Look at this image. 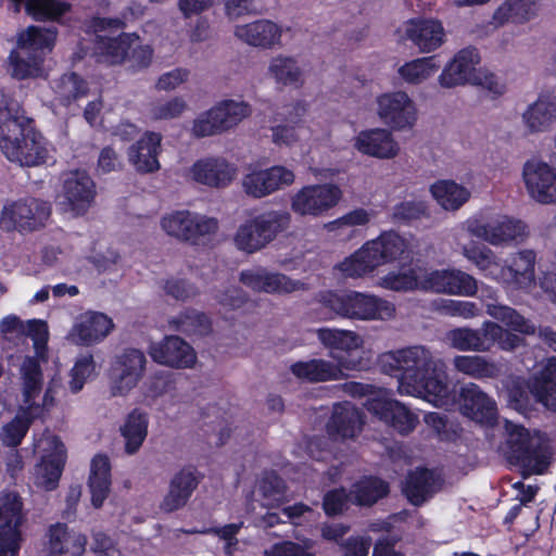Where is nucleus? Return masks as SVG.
Listing matches in <instances>:
<instances>
[{
	"instance_id": "nucleus-59",
	"label": "nucleus",
	"mask_w": 556,
	"mask_h": 556,
	"mask_svg": "<svg viewBox=\"0 0 556 556\" xmlns=\"http://www.w3.org/2000/svg\"><path fill=\"white\" fill-rule=\"evenodd\" d=\"M305 134L306 129L300 123L277 125L271 128V140L280 148H294L301 143Z\"/></svg>"
},
{
	"instance_id": "nucleus-18",
	"label": "nucleus",
	"mask_w": 556,
	"mask_h": 556,
	"mask_svg": "<svg viewBox=\"0 0 556 556\" xmlns=\"http://www.w3.org/2000/svg\"><path fill=\"white\" fill-rule=\"evenodd\" d=\"M114 330L115 323L111 316L88 309L73 319L65 339L75 346L90 348L104 342Z\"/></svg>"
},
{
	"instance_id": "nucleus-15",
	"label": "nucleus",
	"mask_w": 556,
	"mask_h": 556,
	"mask_svg": "<svg viewBox=\"0 0 556 556\" xmlns=\"http://www.w3.org/2000/svg\"><path fill=\"white\" fill-rule=\"evenodd\" d=\"M119 28V21L97 18L93 22L94 54L100 62L119 64L127 59L128 50L138 46V37L135 34L118 33Z\"/></svg>"
},
{
	"instance_id": "nucleus-33",
	"label": "nucleus",
	"mask_w": 556,
	"mask_h": 556,
	"mask_svg": "<svg viewBox=\"0 0 556 556\" xmlns=\"http://www.w3.org/2000/svg\"><path fill=\"white\" fill-rule=\"evenodd\" d=\"M86 544L85 534L64 523H55L49 528L47 548L50 555L80 556Z\"/></svg>"
},
{
	"instance_id": "nucleus-2",
	"label": "nucleus",
	"mask_w": 556,
	"mask_h": 556,
	"mask_svg": "<svg viewBox=\"0 0 556 556\" xmlns=\"http://www.w3.org/2000/svg\"><path fill=\"white\" fill-rule=\"evenodd\" d=\"M465 256L490 277L510 290H522L536 294L535 253L531 250L513 255L507 264H502L494 253L485 247L464 249Z\"/></svg>"
},
{
	"instance_id": "nucleus-34",
	"label": "nucleus",
	"mask_w": 556,
	"mask_h": 556,
	"mask_svg": "<svg viewBox=\"0 0 556 556\" xmlns=\"http://www.w3.org/2000/svg\"><path fill=\"white\" fill-rule=\"evenodd\" d=\"M441 484L442 479L438 472L418 468L406 477L403 492L412 504L420 505L438 492Z\"/></svg>"
},
{
	"instance_id": "nucleus-1",
	"label": "nucleus",
	"mask_w": 556,
	"mask_h": 556,
	"mask_svg": "<svg viewBox=\"0 0 556 556\" xmlns=\"http://www.w3.org/2000/svg\"><path fill=\"white\" fill-rule=\"evenodd\" d=\"M381 369L388 374L401 371L397 390L402 394L422 395L438 407L447 406L451 390L445 366L433 359L424 346H409L389 351L379 356Z\"/></svg>"
},
{
	"instance_id": "nucleus-50",
	"label": "nucleus",
	"mask_w": 556,
	"mask_h": 556,
	"mask_svg": "<svg viewBox=\"0 0 556 556\" xmlns=\"http://www.w3.org/2000/svg\"><path fill=\"white\" fill-rule=\"evenodd\" d=\"M242 192L250 199L261 200L270 194L267 167L251 165L241 178Z\"/></svg>"
},
{
	"instance_id": "nucleus-27",
	"label": "nucleus",
	"mask_w": 556,
	"mask_h": 556,
	"mask_svg": "<svg viewBox=\"0 0 556 556\" xmlns=\"http://www.w3.org/2000/svg\"><path fill=\"white\" fill-rule=\"evenodd\" d=\"M359 361H339L332 363L321 358L296 362L291 365V372L308 382L340 380L346 377L345 370L357 369Z\"/></svg>"
},
{
	"instance_id": "nucleus-17",
	"label": "nucleus",
	"mask_w": 556,
	"mask_h": 556,
	"mask_svg": "<svg viewBox=\"0 0 556 556\" xmlns=\"http://www.w3.org/2000/svg\"><path fill=\"white\" fill-rule=\"evenodd\" d=\"M144 353L127 348L117 354L110 369V390L113 395L129 394L141 381L147 368Z\"/></svg>"
},
{
	"instance_id": "nucleus-11",
	"label": "nucleus",
	"mask_w": 556,
	"mask_h": 556,
	"mask_svg": "<svg viewBox=\"0 0 556 556\" xmlns=\"http://www.w3.org/2000/svg\"><path fill=\"white\" fill-rule=\"evenodd\" d=\"M38 462L33 471L34 483L46 491L54 490L60 481L66 460L63 443L51 433H43L35 441Z\"/></svg>"
},
{
	"instance_id": "nucleus-54",
	"label": "nucleus",
	"mask_w": 556,
	"mask_h": 556,
	"mask_svg": "<svg viewBox=\"0 0 556 556\" xmlns=\"http://www.w3.org/2000/svg\"><path fill=\"white\" fill-rule=\"evenodd\" d=\"M374 216L375 214L371 210L356 207L346 212L342 216L326 223L324 225V229L328 233H333L334 236H343L352 228L368 225Z\"/></svg>"
},
{
	"instance_id": "nucleus-61",
	"label": "nucleus",
	"mask_w": 556,
	"mask_h": 556,
	"mask_svg": "<svg viewBox=\"0 0 556 556\" xmlns=\"http://www.w3.org/2000/svg\"><path fill=\"white\" fill-rule=\"evenodd\" d=\"M270 194L282 191L295 182V173L286 165H271L267 167Z\"/></svg>"
},
{
	"instance_id": "nucleus-13",
	"label": "nucleus",
	"mask_w": 556,
	"mask_h": 556,
	"mask_svg": "<svg viewBox=\"0 0 556 556\" xmlns=\"http://www.w3.org/2000/svg\"><path fill=\"white\" fill-rule=\"evenodd\" d=\"M160 227L170 238L195 244L214 235L218 229V222L214 217L189 210H175L161 217Z\"/></svg>"
},
{
	"instance_id": "nucleus-7",
	"label": "nucleus",
	"mask_w": 556,
	"mask_h": 556,
	"mask_svg": "<svg viewBox=\"0 0 556 556\" xmlns=\"http://www.w3.org/2000/svg\"><path fill=\"white\" fill-rule=\"evenodd\" d=\"M345 388L353 396L366 397L364 402L366 408L400 433H409L417 426L418 416L404 404L392 399L389 391L357 382L349 383Z\"/></svg>"
},
{
	"instance_id": "nucleus-64",
	"label": "nucleus",
	"mask_w": 556,
	"mask_h": 556,
	"mask_svg": "<svg viewBox=\"0 0 556 556\" xmlns=\"http://www.w3.org/2000/svg\"><path fill=\"white\" fill-rule=\"evenodd\" d=\"M178 328L187 333L202 336L211 330V323L204 314L189 312L180 317Z\"/></svg>"
},
{
	"instance_id": "nucleus-56",
	"label": "nucleus",
	"mask_w": 556,
	"mask_h": 556,
	"mask_svg": "<svg viewBox=\"0 0 556 556\" xmlns=\"http://www.w3.org/2000/svg\"><path fill=\"white\" fill-rule=\"evenodd\" d=\"M389 488L386 482L377 478H364L354 484L352 496L357 505H372L387 495Z\"/></svg>"
},
{
	"instance_id": "nucleus-14",
	"label": "nucleus",
	"mask_w": 556,
	"mask_h": 556,
	"mask_svg": "<svg viewBox=\"0 0 556 556\" xmlns=\"http://www.w3.org/2000/svg\"><path fill=\"white\" fill-rule=\"evenodd\" d=\"M343 198V191L336 184L306 185L290 198L291 211L301 217L318 218L336 207Z\"/></svg>"
},
{
	"instance_id": "nucleus-49",
	"label": "nucleus",
	"mask_w": 556,
	"mask_h": 556,
	"mask_svg": "<svg viewBox=\"0 0 556 556\" xmlns=\"http://www.w3.org/2000/svg\"><path fill=\"white\" fill-rule=\"evenodd\" d=\"M480 54L475 48H466L454 56V85H471L480 66Z\"/></svg>"
},
{
	"instance_id": "nucleus-46",
	"label": "nucleus",
	"mask_w": 556,
	"mask_h": 556,
	"mask_svg": "<svg viewBox=\"0 0 556 556\" xmlns=\"http://www.w3.org/2000/svg\"><path fill=\"white\" fill-rule=\"evenodd\" d=\"M26 329L24 336L29 337L33 340L35 355L25 356L20 365L18 372L27 359L33 361L39 371L40 387L43 386V377L41 371V363L47 361V342L49 339V330L46 321L40 319H30L26 323Z\"/></svg>"
},
{
	"instance_id": "nucleus-58",
	"label": "nucleus",
	"mask_w": 556,
	"mask_h": 556,
	"mask_svg": "<svg viewBox=\"0 0 556 556\" xmlns=\"http://www.w3.org/2000/svg\"><path fill=\"white\" fill-rule=\"evenodd\" d=\"M488 312L491 316L501 320L504 325L514 331L525 334L534 332V326L510 307L502 305H489Z\"/></svg>"
},
{
	"instance_id": "nucleus-22",
	"label": "nucleus",
	"mask_w": 556,
	"mask_h": 556,
	"mask_svg": "<svg viewBox=\"0 0 556 556\" xmlns=\"http://www.w3.org/2000/svg\"><path fill=\"white\" fill-rule=\"evenodd\" d=\"M520 343L518 336L504 331L493 323H485L482 333L466 328L454 329V348L462 350H489L494 344L503 350H511Z\"/></svg>"
},
{
	"instance_id": "nucleus-41",
	"label": "nucleus",
	"mask_w": 556,
	"mask_h": 556,
	"mask_svg": "<svg viewBox=\"0 0 556 556\" xmlns=\"http://www.w3.org/2000/svg\"><path fill=\"white\" fill-rule=\"evenodd\" d=\"M29 119L13 91L0 87V139L16 132Z\"/></svg>"
},
{
	"instance_id": "nucleus-47",
	"label": "nucleus",
	"mask_w": 556,
	"mask_h": 556,
	"mask_svg": "<svg viewBox=\"0 0 556 556\" xmlns=\"http://www.w3.org/2000/svg\"><path fill=\"white\" fill-rule=\"evenodd\" d=\"M211 109L224 131H228L238 126L243 119L250 116L252 112L248 102L235 99L218 101Z\"/></svg>"
},
{
	"instance_id": "nucleus-63",
	"label": "nucleus",
	"mask_w": 556,
	"mask_h": 556,
	"mask_svg": "<svg viewBox=\"0 0 556 556\" xmlns=\"http://www.w3.org/2000/svg\"><path fill=\"white\" fill-rule=\"evenodd\" d=\"M471 85L481 88L492 98H498L506 92V84L485 67L479 71Z\"/></svg>"
},
{
	"instance_id": "nucleus-4",
	"label": "nucleus",
	"mask_w": 556,
	"mask_h": 556,
	"mask_svg": "<svg viewBox=\"0 0 556 556\" xmlns=\"http://www.w3.org/2000/svg\"><path fill=\"white\" fill-rule=\"evenodd\" d=\"M320 304L333 316L359 321H386L394 318L395 305L377 294L355 290L327 291L319 295Z\"/></svg>"
},
{
	"instance_id": "nucleus-8",
	"label": "nucleus",
	"mask_w": 556,
	"mask_h": 556,
	"mask_svg": "<svg viewBox=\"0 0 556 556\" xmlns=\"http://www.w3.org/2000/svg\"><path fill=\"white\" fill-rule=\"evenodd\" d=\"M0 150L20 166L36 167L53 161V147L35 129L31 118L16 132L0 139Z\"/></svg>"
},
{
	"instance_id": "nucleus-20",
	"label": "nucleus",
	"mask_w": 556,
	"mask_h": 556,
	"mask_svg": "<svg viewBox=\"0 0 556 556\" xmlns=\"http://www.w3.org/2000/svg\"><path fill=\"white\" fill-rule=\"evenodd\" d=\"M22 502L17 494L7 493L0 497V556H17L23 538Z\"/></svg>"
},
{
	"instance_id": "nucleus-48",
	"label": "nucleus",
	"mask_w": 556,
	"mask_h": 556,
	"mask_svg": "<svg viewBox=\"0 0 556 556\" xmlns=\"http://www.w3.org/2000/svg\"><path fill=\"white\" fill-rule=\"evenodd\" d=\"M441 67L437 56H424L405 62L397 70L399 77L408 85H420Z\"/></svg>"
},
{
	"instance_id": "nucleus-43",
	"label": "nucleus",
	"mask_w": 556,
	"mask_h": 556,
	"mask_svg": "<svg viewBox=\"0 0 556 556\" xmlns=\"http://www.w3.org/2000/svg\"><path fill=\"white\" fill-rule=\"evenodd\" d=\"M268 76L278 85L299 88L305 81V76L298 61L292 56L276 55L268 64Z\"/></svg>"
},
{
	"instance_id": "nucleus-36",
	"label": "nucleus",
	"mask_w": 556,
	"mask_h": 556,
	"mask_svg": "<svg viewBox=\"0 0 556 556\" xmlns=\"http://www.w3.org/2000/svg\"><path fill=\"white\" fill-rule=\"evenodd\" d=\"M463 414L480 424H490L496 415L493 400L477 386L468 384L462 390Z\"/></svg>"
},
{
	"instance_id": "nucleus-44",
	"label": "nucleus",
	"mask_w": 556,
	"mask_h": 556,
	"mask_svg": "<svg viewBox=\"0 0 556 556\" xmlns=\"http://www.w3.org/2000/svg\"><path fill=\"white\" fill-rule=\"evenodd\" d=\"M55 41V33L51 29L29 26L17 37V50L24 54L40 55L43 63L45 55L52 50Z\"/></svg>"
},
{
	"instance_id": "nucleus-25",
	"label": "nucleus",
	"mask_w": 556,
	"mask_h": 556,
	"mask_svg": "<svg viewBox=\"0 0 556 556\" xmlns=\"http://www.w3.org/2000/svg\"><path fill=\"white\" fill-rule=\"evenodd\" d=\"M352 146L358 153L378 160L394 159L401 150L392 130L383 127L358 131L352 140Z\"/></svg>"
},
{
	"instance_id": "nucleus-42",
	"label": "nucleus",
	"mask_w": 556,
	"mask_h": 556,
	"mask_svg": "<svg viewBox=\"0 0 556 556\" xmlns=\"http://www.w3.org/2000/svg\"><path fill=\"white\" fill-rule=\"evenodd\" d=\"M88 485L93 507H101L111 488V464L106 455L98 454L91 459Z\"/></svg>"
},
{
	"instance_id": "nucleus-57",
	"label": "nucleus",
	"mask_w": 556,
	"mask_h": 556,
	"mask_svg": "<svg viewBox=\"0 0 556 556\" xmlns=\"http://www.w3.org/2000/svg\"><path fill=\"white\" fill-rule=\"evenodd\" d=\"M418 290L448 293L452 290V271L448 268L437 269L420 265Z\"/></svg>"
},
{
	"instance_id": "nucleus-35",
	"label": "nucleus",
	"mask_w": 556,
	"mask_h": 556,
	"mask_svg": "<svg viewBox=\"0 0 556 556\" xmlns=\"http://www.w3.org/2000/svg\"><path fill=\"white\" fill-rule=\"evenodd\" d=\"M362 425L361 413L350 402H343L333 407L328 432L334 440L352 439L359 433Z\"/></svg>"
},
{
	"instance_id": "nucleus-12",
	"label": "nucleus",
	"mask_w": 556,
	"mask_h": 556,
	"mask_svg": "<svg viewBox=\"0 0 556 556\" xmlns=\"http://www.w3.org/2000/svg\"><path fill=\"white\" fill-rule=\"evenodd\" d=\"M465 226L470 233L492 245L519 243L528 233L521 220L496 212L488 213L480 219L470 218Z\"/></svg>"
},
{
	"instance_id": "nucleus-51",
	"label": "nucleus",
	"mask_w": 556,
	"mask_h": 556,
	"mask_svg": "<svg viewBox=\"0 0 556 556\" xmlns=\"http://www.w3.org/2000/svg\"><path fill=\"white\" fill-rule=\"evenodd\" d=\"M54 102L60 105H68L73 101L85 97L88 92L87 83L78 75L65 74L54 83Z\"/></svg>"
},
{
	"instance_id": "nucleus-30",
	"label": "nucleus",
	"mask_w": 556,
	"mask_h": 556,
	"mask_svg": "<svg viewBox=\"0 0 556 556\" xmlns=\"http://www.w3.org/2000/svg\"><path fill=\"white\" fill-rule=\"evenodd\" d=\"M399 33L410 40L422 53L437 50L444 41V28L438 20L412 18L406 21Z\"/></svg>"
},
{
	"instance_id": "nucleus-40",
	"label": "nucleus",
	"mask_w": 556,
	"mask_h": 556,
	"mask_svg": "<svg viewBox=\"0 0 556 556\" xmlns=\"http://www.w3.org/2000/svg\"><path fill=\"white\" fill-rule=\"evenodd\" d=\"M197 485L198 479L192 470H180L173 477L169 490L161 503V509L165 513H172L184 507Z\"/></svg>"
},
{
	"instance_id": "nucleus-24",
	"label": "nucleus",
	"mask_w": 556,
	"mask_h": 556,
	"mask_svg": "<svg viewBox=\"0 0 556 556\" xmlns=\"http://www.w3.org/2000/svg\"><path fill=\"white\" fill-rule=\"evenodd\" d=\"M239 281L254 292L286 294L302 290L304 283L266 267L253 266L241 270Z\"/></svg>"
},
{
	"instance_id": "nucleus-5",
	"label": "nucleus",
	"mask_w": 556,
	"mask_h": 556,
	"mask_svg": "<svg viewBox=\"0 0 556 556\" xmlns=\"http://www.w3.org/2000/svg\"><path fill=\"white\" fill-rule=\"evenodd\" d=\"M40 377L37 365L27 359L21 369L18 410L0 432V440L8 446H17L26 435L30 424L41 413Z\"/></svg>"
},
{
	"instance_id": "nucleus-39",
	"label": "nucleus",
	"mask_w": 556,
	"mask_h": 556,
	"mask_svg": "<svg viewBox=\"0 0 556 556\" xmlns=\"http://www.w3.org/2000/svg\"><path fill=\"white\" fill-rule=\"evenodd\" d=\"M420 265H404L381 274L376 280V287L400 293L414 292L421 285L419 280Z\"/></svg>"
},
{
	"instance_id": "nucleus-31",
	"label": "nucleus",
	"mask_w": 556,
	"mask_h": 556,
	"mask_svg": "<svg viewBox=\"0 0 556 556\" xmlns=\"http://www.w3.org/2000/svg\"><path fill=\"white\" fill-rule=\"evenodd\" d=\"M162 135L155 131H146L127 149V159L136 172L149 174L157 172L161 167L159 156L162 151Z\"/></svg>"
},
{
	"instance_id": "nucleus-29",
	"label": "nucleus",
	"mask_w": 556,
	"mask_h": 556,
	"mask_svg": "<svg viewBox=\"0 0 556 556\" xmlns=\"http://www.w3.org/2000/svg\"><path fill=\"white\" fill-rule=\"evenodd\" d=\"M521 123L530 135L549 131L556 124V94L541 92L521 113Z\"/></svg>"
},
{
	"instance_id": "nucleus-19",
	"label": "nucleus",
	"mask_w": 556,
	"mask_h": 556,
	"mask_svg": "<svg viewBox=\"0 0 556 556\" xmlns=\"http://www.w3.org/2000/svg\"><path fill=\"white\" fill-rule=\"evenodd\" d=\"M50 217L49 205L37 199H26L5 204L0 225L7 230L31 232L42 228Z\"/></svg>"
},
{
	"instance_id": "nucleus-32",
	"label": "nucleus",
	"mask_w": 556,
	"mask_h": 556,
	"mask_svg": "<svg viewBox=\"0 0 556 556\" xmlns=\"http://www.w3.org/2000/svg\"><path fill=\"white\" fill-rule=\"evenodd\" d=\"M320 344L329 351V355L339 361H355L351 355L363 349L364 338L348 329L320 328L316 332Z\"/></svg>"
},
{
	"instance_id": "nucleus-9",
	"label": "nucleus",
	"mask_w": 556,
	"mask_h": 556,
	"mask_svg": "<svg viewBox=\"0 0 556 556\" xmlns=\"http://www.w3.org/2000/svg\"><path fill=\"white\" fill-rule=\"evenodd\" d=\"M291 214L283 210H269L242 223L233 237L238 250L252 254L266 248L278 233L287 230Z\"/></svg>"
},
{
	"instance_id": "nucleus-38",
	"label": "nucleus",
	"mask_w": 556,
	"mask_h": 556,
	"mask_svg": "<svg viewBox=\"0 0 556 556\" xmlns=\"http://www.w3.org/2000/svg\"><path fill=\"white\" fill-rule=\"evenodd\" d=\"M149 416L140 409L131 410L122 421L118 432L128 455L138 453L148 435Z\"/></svg>"
},
{
	"instance_id": "nucleus-37",
	"label": "nucleus",
	"mask_w": 556,
	"mask_h": 556,
	"mask_svg": "<svg viewBox=\"0 0 556 556\" xmlns=\"http://www.w3.org/2000/svg\"><path fill=\"white\" fill-rule=\"evenodd\" d=\"M534 399L548 409H556V358H547L539 372L529 381Z\"/></svg>"
},
{
	"instance_id": "nucleus-28",
	"label": "nucleus",
	"mask_w": 556,
	"mask_h": 556,
	"mask_svg": "<svg viewBox=\"0 0 556 556\" xmlns=\"http://www.w3.org/2000/svg\"><path fill=\"white\" fill-rule=\"evenodd\" d=\"M286 30H288L287 27L263 18L237 25L233 34L238 40L248 46L270 50L281 47L282 36Z\"/></svg>"
},
{
	"instance_id": "nucleus-10",
	"label": "nucleus",
	"mask_w": 556,
	"mask_h": 556,
	"mask_svg": "<svg viewBox=\"0 0 556 556\" xmlns=\"http://www.w3.org/2000/svg\"><path fill=\"white\" fill-rule=\"evenodd\" d=\"M97 188L91 176L84 169H71L63 174L58 194V206L68 218L85 215L94 202Z\"/></svg>"
},
{
	"instance_id": "nucleus-26",
	"label": "nucleus",
	"mask_w": 556,
	"mask_h": 556,
	"mask_svg": "<svg viewBox=\"0 0 556 556\" xmlns=\"http://www.w3.org/2000/svg\"><path fill=\"white\" fill-rule=\"evenodd\" d=\"M188 176L200 185L224 188L236 178L237 167L224 157L207 156L194 162L188 170Z\"/></svg>"
},
{
	"instance_id": "nucleus-16",
	"label": "nucleus",
	"mask_w": 556,
	"mask_h": 556,
	"mask_svg": "<svg viewBox=\"0 0 556 556\" xmlns=\"http://www.w3.org/2000/svg\"><path fill=\"white\" fill-rule=\"evenodd\" d=\"M375 112L383 124L395 131L410 130L418 121L417 105L403 90L378 94L375 99Z\"/></svg>"
},
{
	"instance_id": "nucleus-45",
	"label": "nucleus",
	"mask_w": 556,
	"mask_h": 556,
	"mask_svg": "<svg viewBox=\"0 0 556 556\" xmlns=\"http://www.w3.org/2000/svg\"><path fill=\"white\" fill-rule=\"evenodd\" d=\"M535 14V0H505L494 11L491 25L501 27L507 23H523Z\"/></svg>"
},
{
	"instance_id": "nucleus-6",
	"label": "nucleus",
	"mask_w": 556,
	"mask_h": 556,
	"mask_svg": "<svg viewBox=\"0 0 556 556\" xmlns=\"http://www.w3.org/2000/svg\"><path fill=\"white\" fill-rule=\"evenodd\" d=\"M506 430L508 458L522 468L525 476L543 475L552 459L546 435L511 422L506 425Z\"/></svg>"
},
{
	"instance_id": "nucleus-62",
	"label": "nucleus",
	"mask_w": 556,
	"mask_h": 556,
	"mask_svg": "<svg viewBox=\"0 0 556 556\" xmlns=\"http://www.w3.org/2000/svg\"><path fill=\"white\" fill-rule=\"evenodd\" d=\"M191 132L198 138L211 137L225 132L219 122L217 121L212 109L201 113L194 118L191 126Z\"/></svg>"
},
{
	"instance_id": "nucleus-52",
	"label": "nucleus",
	"mask_w": 556,
	"mask_h": 556,
	"mask_svg": "<svg viewBox=\"0 0 556 556\" xmlns=\"http://www.w3.org/2000/svg\"><path fill=\"white\" fill-rule=\"evenodd\" d=\"M100 368L91 353H85L74 362L70 371L68 388L73 393L83 390L84 386L99 375Z\"/></svg>"
},
{
	"instance_id": "nucleus-60",
	"label": "nucleus",
	"mask_w": 556,
	"mask_h": 556,
	"mask_svg": "<svg viewBox=\"0 0 556 556\" xmlns=\"http://www.w3.org/2000/svg\"><path fill=\"white\" fill-rule=\"evenodd\" d=\"M187 109V101L182 97H174L154 103L149 111V116L153 121L173 119L179 117Z\"/></svg>"
},
{
	"instance_id": "nucleus-55",
	"label": "nucleus",
	"mask_w": 556,
	"mask_h": 556,
	"mask_svg": "<svg viewBox=\"0 0 556 556\" xmlns=\"http://www.w3.org/2000/svg\"><path fill=\"white\" fill-rule=\"evenodd\" d=\"M257 495L261 506L274 508L286 502V491L282 480L274 472L266 473L258 483Z\"/></svg>"
},
{
	"instance_id": "nucleus-21",
	"label": "nucleus",
	"mask_w": 556,
	"mask_h": 556,
	"mask_svg": "<svg viewBox=\"0 0 556 556\" xmlns=\"http://www.w3.org/2000/svg\"><path fill=\"white\" fill-rule=\"evenodd\" d=\"M522 180L529 197L541 204H556V167L541 159L528 160Z\"/></svg>"
},
{
	"instance_id": "nucleus-23",
	"label": "nucleus",
	"mask_w": 556,
	"mask_h": 556,
	"mask_svg": "<svg viewBox=\"0 0 556 556\" xmlns=\"http://www.w3.org/2000/svg\"><path fill=\"white\" fill-rule=\"evenodd\" d=\"M148 353L156 364L173 369H191L198 363L195 350L178 336H166L152 342Z\"/></svg>"
},
{
	"instance_id": "nucleus-3",
	"label": "nucleus",
	"mask_w": 556,
	"mask_h": 556,
	"mask_svg": "<svg viewBox=\"0 0 556 556\" xmlns=\"http://www.w3.org/2000/svg\"><path fill=\"white\" fill-rule=\"evenodd\" d=\"M408 250L406 238L395 231H383L343 258L336 269L345 278H364L372 275L378 267L401 260Z\"/></svg>"
},
{
	"instance_id": "nucleus-53",
	"label": "nucleus",
	"mask_w": 556,
	"mask_h": 556,
	"mask_svg": "<svg viewBox=\"0 0 556 556\" xmlns=\"http://www.w3.org/2000/svg\"><path fill=\"white\" fill-rule=\"evenodd\" d=\"M9 72L16 79L35 78L43 75L40 55L24 54L15 49L9 55Z\"/></svg>"
}]
</instances>
